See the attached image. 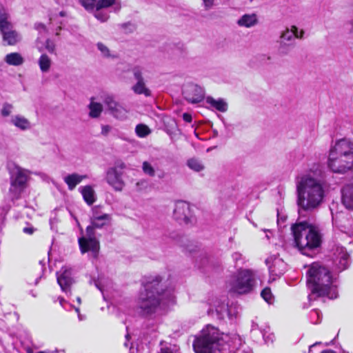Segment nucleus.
I'll use <instances>...</instances> for the list:
<instances>
[{"mask_svg":"<svg viewBox=\"0 0 353 353\" xmlns=\"http://www.w3.org/2000/svg\"><path fill=\"white\" fill-rule=\"evenodd\" d=\"M110 220V216L109 214H99L97 210H94L92 216L91 217V225L95 228L100 229L105 225Z\"/></svg>","mask_w":353,"mask_h":353,"instance_id":"nucleus-19","label":"nucleus"},{"mask_svg":"<svg viewBox=\"0 0 353 353\" xmlns=\"http://www.w3.org/2000/svg\"><path fill=\"white\" fill-rule=\"evenodd\" d=\"M133 92L137 94H144L145 97L151 95V91L146 88L144 80L137 81L132 88Z\"/></svg>","mask_w":353,"mask_h":353,"instance_id":"nucleus-29","label":"nucleus"},{"mask_svg":"<svg viewBox=\"0 0 353 353\" xmlns=\"http://www.w3.org/2000/svg\"><path fill=\"white\" fill-rule=\"evenodd\" d=\"M34 228L33 227H26L23 229V232L28 234H33Z\"/></svg>","mask_w":353,"mask_h":353,"instance_id":"nucleus-52","label":"nucleus"},{"mask_svg":"<svg viewBox=\"0 0 353 353\" xmlns=\"http://www.w3.org/2000/svg\"><path fill=\"white\" fill-rule=\"evenodd\" d=\"M87 175H80L77 173H72L64 177V182L68 185L70 190H73L76 186L79 184Z\"/></svg>","mask_w":353,"mask_h":353,"instance_id":"nucleus-22","label":"nucleus"},{"mask_svg":"<svg viewBox=\"0 0 353 353\" xmlns=\"http://www.w3.org/2000/svg\"><path fill=\"white\" fill-rule=\"evenodd\" d=\"M5 61L10 65L19 66L23 63L24 59L18 52L8 54L4 59Z\"/></svg>","mask_w":353,"mask_h":353,"instance_id":"nucleus-28","label":"nucleus"},{"mask_svg":"<svg viewBox=\"0 0 353 353\" xmlns=\"http://www.w3.org/2000/svg\"><path fill=\"white\" fill-rule=\"evenodd\" d=\"M116 0H99L96 3L97 9H103L109 8L115 4Z\"/></svg>","mask_w":353,"mask_h":353,"instance_id":"nucleus-41","label":"nucleus"},{"mask_svg":"<svg viewBox=\"0 0 353 353\" xmlns=\"http://www.w3.org/2000/svg\"><path fill=\"white\" fill-rule=\"evenodd\" d=\"M9 17L7 9L0 3V32L12 28V23L8 21Z\"/></svg>","mask_w":353,"mask_h":353,"instance_id":"nucleus-24","label":"nucleus"},{"mask_svg":"<svg viewBox=\"0 0 353 353\" xmlns=\"http://www.w3.org/2000/svg\"><path fill=\"white\" fill-rule=\"evenodd\" d=\"M79 1L87 10H94L96 7L97 0H79Z\"/></svg>","mask_w":353,"mask_h":353,"instance_id":"nucleus-44","label":"nucleus"},{"mask_svg":"<svg viewBox=\"0 0 353 353\" xmlns=\"http://www.w3.org/2000/svg\"><path fill=\"white\" fill-rule=\"evenodd\" d=\"M296 186L299 214L314 212L324 201L327 188L325 173L319 167L312 168L296 179Z\"/></svg>","mask_w":353,"mask_h":353,"instance_id":"nucleus-1","label":"nucleus"},{"mask_svg":"<svg viewBox=\"0 0 353 353\" xmlns=\"http://www.w3.org/2000/svg\"><path fill=\"white\" fill-rule=\"evenodd\" d=\"M138 190H142L147 188L148 182L145 180H141L136 183Z\"/></svg>","mask_w":353,"mask_h":353,"instance_id":"nucleus-47","label":"nucleus"},{"mask_svg":"<svg viewBox=\"0 0 353 353\" xmlns=\"http://www.w3.org/2000/svg\"><path fill=\"white\" fill-rule=\"evenodd\" d=\"M187 164L190 169L196 172H200L204 169V166L201 162L196 159L188 160Z\"/></svg>","mask_w":353,"mask_h":353,"instance_id":"nucleus-36","label":"nucleus"},{"mask_svg":"<svg viewBox=\"0 0 353 353\" xmlns=\"http://www.w3.org/2000/svg\"><path fill=\"white\" fill-rule=\"evenodd\" d=\"M143 68L137 65L132 68V72L137 81H143Z\"/></svg>","mask_w":353,"mask_h":353,"instance_id":"nucleus-37","label":"nucleus"},{"mask_svg":"<svg viewBox=\"0 0 353 353\" xmlns=\"http://www.w3.org/2000/svg\"><path fill=\"white\" fill-rule=\"evenodd\" d=\"M122 174L123 172L117 170V168H110L107 170L106 181L116 191H121L123 188Z\"/></svg>","mask_w":353,"mask_h":353,"instance_id":"nucleus-15","label":"nucleus"},{"mask_svg":"<svg viewBox=\"0 0 353 353\" xmlns=\"http://www.w3.org/2000/svg\"><path fill=\"white\" fill-rule=\"evenodd\" d=\"M241 258V254L239 252H234L232 254V259L236 263L238 261H239Z\"/></svg>","mask_w":353,"mask_h":353,"instance_id":"nucleus-53","label":"nucleus"},{"mask_svg":"<svg viewBox=\"0 0 353 353\" xmlns=\"http://www.w3.org/2000/svg\"><path fill=\"white\" fill-rule=\"evenodd\" d=\"M183 119L185 122L190 123L192 122V115L188 113H184L183 114Z\"/></svg>","mask_w":353,"mask_h":353,"instance_id":"nucleus-51","label":"nucleus"},{"mask_svg":"<svg viewBox=\"0 0 353 353\" xmlns=\"http://www.w3.org/2000/svg\"><path fill=\"white\" fill-rule=\"evenodd\" d=\"M162 278L160 276H151L146 279L143 284L144 290L140 293L139 307L144 315L154 313L157 307L162 303H166L172 299L170 290L163 288L161 284Z\"/></svg>","mask_w":353,"mask_h":353,"instance_id":"nucleus-4","label":"nucleus"},{"mask_svg":"<svg viewBox=\"0 0 353 353\" xmlns=\"http://www.w3.org/2000/svg\"><path fill=\"white\" fill-rule=\"evenodd\" d=\"M94 285L101 292H103V288L101 285V283L99 281H94Z\"/></svg>","mask_w":353,"mask_h":353,"instance_id":"nucleus-57","label":"nucleus"},{"mask_svg":"<svg viewBox=\"0 0 353 353\" xmlns=\"http://www.w3.org/2000/svg\"><path fill=\"white\" fill-rule=\"evenodd\" d=\"M291 231L299 250L303 254L312 257L322 243L319 226L310 221H303L292 224Z\"/></svg>","mask_w":353,"mask_h":353,"instance_id":"nucleus-5","label":"nucleus"},{"mask_svg":"<svg viewBox=\"0 0 353 353\" xmlns=\"http://www.w3.org/2000/svg\"><path fill=\"white\" fill-rule=\"evenodd\" d=\"M215 310L217 314L222 318L224 317L225 315H230L228 304L225 303L224 301L216 305Z\"/></svg>","mask_w":353,"mask_h":353,"instance_id":"nucleus-34","label":"nucleus"},{"mask_svg":"<svg viewBox=\"0 0 353 353\" xmlns=\"http://www.w3.org/2000/svg\"><path fill=\"white\" fill-rule=\"evenodd\" d=\"M257 274L249 269L240 270L229 283L230 291L245 294L252 292L257 284Z\"/></svg>","mask_w":353,"mask_h":353,"instance_id":"nucleus-6","label":"nucleus"},{"mask_svg":"<svg viewBox=\"0 0 353 353\" xmlns=\"http://www.w3.org/2000/svg\"><path fill=\"white\" fill-rule=\"evenodd\" d=\"M342 203L346 208L353 210V184L345 185L341 190Z\"/></svg>","mask_w":353,"mask_h":353,"instance_id":"nucleus-17","label":"nucleus"},{"mask_svg":"<svg viewBox=\"0 0 353 353\" xmlns=\"http://www.w3.org/2000/svg\"><path fill=\"white\" fill-rule=\"evenodd\" d=\"M129 24H130V23H123V24L121 25V26H122L123 28H125V27H126L128 25H129Z\"/></svg>","mask_w":353,"mask_h":353,"instance_id":"nucleus-64","label":"nucleus"},{"mask_svg":"<svg viewBox=\"0 0 353 353\" xmlns=\"http://www.w3.org/2000/svg\"><path fill=\"white\" fill-rule=\"evenodd\" d=\"M304 32L303 31L301 32V34H298V28L296 26H292V29L287 28L283 32H282L279 40L285 42H291L294 40L295 38L303 37Z\"/></svg>","mask_w":353,"mask_h":353,"instance_id":"nucleus-20","label":"nucleus"},{"mask_svg":"<svg viewBox=\"0 0 353 353\" xmlns=\"http://www.w3.org/2000/svg\"><path fill=\"white\" fill-rule=\"evenodd\" d=\"M95 228L88 225L85 230V236L79 239L80 250L82 253L91 252L94 259H97L99 252V241L96 238Z\"/></svg>","mask_w":353,"mask_h":353,"instance_id":"nucleus-8","label":"nucleus"},{"mask_svg":"<svg viewBox=\"0 0 353 353\" xmlns=\"http://www.w3.org/2000/svg\"><path fill=\"white\" fill-rule=\"evenodd\" d=\"M12 123L21 130H26L30 128L29 121L24 117L15 116L12 119Z\"/></svg>","mask_w":353,"mask_h":353,"instance_id":"nucleus-32","label":"nucleus"},{"mask_svg":"<svg viewBox=\"0 0 353 353\" xmlns=\"http://www.w3.org/2000/svg\"><path fill=\"white\" fill-rule=\"evenodd\" d=\"M261 297L268 303H271L273 300V296L270 288H265L261 292Z\"/></svg>","mask_w":353,"mask_h":353,"instance_id":"nucleus-40","label":"nucleus"},{"mask_svg":"<svg viewBox=\"0 0 353 353\" xmlns=\"http://www.w3.org/2000/svg\"><path fill=\"white\" fill-rule=\"evenodd\" d=\"M173 217L180 224L188 225L192 222V216L190 210V205L183 201H179L175 203L173 211Z\"/></svg>","mask_w":353,"mask_h":353,"instance_id":"nucleus-11","label":"nucleus"},{"mask_svg":"<svg viewBox=\"0 0 353 353\" xmlns=\"http://www.w3.org/2000/svg\"><path fill=\"white\" fill-rule=\"evenodd\" d=\"M241 345V339L236 334L220 333L218 328L208 325L193 343L196 353H232Z\"/></svg>","mask_w":353,"mask_h":353,"instance_id":"nucleus-2","label":"nucleus"},{"mask_svg":"<svg viewBox=\"0 0 353 353\" xmlns=\"http://www.w3.org/2000/svg\"><path fill=\"white\" fill-rule=\"evenodd\" d=\"M83 200L88 205H92L97 199L95 192L91 185L82 186L79 188Z\"/></svg>","mask_w":353,"mask_h":353,"instance_id":"nucleus-21","label":"nucleus"},{"mask_svg":"<svg viewBox=\"0 0 353 353\" xmlns=\"http://www.w3.org/2000/svg\"><path fill=\"white\" fill-rule=\"evenodd\" d=\"M166 132L172 137L173 133L170 130H167Z\"/></svg>","mask_w":353,"mask_h":353,"instance_id":"nucleus-61","label":"nucleus"},{"mask_svg":"<svg viewBox=\"0 0 353 353\" xmlns=\"http://www.w3.org/2000/svg\"><path fill=\"white\" fill-rule=\"evenodd\" d=\"M12 105L10 103H6L3 105V108L1 110V114L3 117H8L10 114L12 109Z\"/></svg>","mask_w":353,"mask_h":353,"instance_id":"nucleus-46","label":"nucleus"},{"mask_svg":"<svg viewBox=\"0 0 353 353\" xmlns=\"http://www.w3.org/2000/svg\"><path fill=\"white\" fill-rule=\"evenodd\" d=\"M34 28L40 32H46V26L43 23H37L34 24Z\"/></svg>","mask_w":353,"mask_h":353,"instance_id":"nucleus-49","label":"nucleus"},{"mask_svg":"<svg viewBox=\"0 0 353 353\" xmlns=\"http://www.w3.org/2000/svg\"><path fill=\"white\" fill-rule=\"evenodd\" d=\"M27 353H33V351H32V350L29 348V349L27 350Z\"/></svg>","mask_w":353,"mask_h":353,"instance_id":"nucleus-62","label":"nucleus"},{"mask_svg":"<svg viewBox=\"0 0 353 353\" xmlns=\"http://www.w3.org/2000/svg\"><path fill=\"white\" fill-rule=\"evenodd\" d=\"M332 252V261L335 271L341 272L350 267L351 258L345 248L335 245Z\"/></svg>","mask_w":353,"mask_h":353,"instance_id":"nucleus-10","label":"nucleus"},{"mask_svg":"<svg viewBox=\"0 0 353 353\" xmlns=\"http://www.w3.org/2000/svg\"><path fill=\"white\" fill-rule=\"evenodd\" d=\"M183 95L187 101L191 103H198L204 99L205 92L198 85L188 83L183 88Z\"/></svg>","mask_w":353,"mask_h":353,"instance_id":"nucleus-12","label":"nucleus"},{"mask_svg":"<svg viewBox=\"0 0 353 353\" xmlns=\"http://www.w3.org/2000/svg\"><path fill=\"white\" fill-rule=\"evenodd\" d=\"M161 353H173L172 352V350H170V349L167 348L165 350H163Z\"/></svg>","mask_w":353,"mask_h":353,"instance_id":"nucleus-59","label":"nucleus"},{"mask_svg":"<svg viewBox=\"0 0 353 353\" xmlns=\"http://www.w3.org/2000/svg\"><path fill=\"white\" fill-rule=\"evenodd\" d=\"M97 46L98 50L101 52L102 55L104 57H114V56L111 55L109 48L103 43L99 42L97 43Z\"/></svg>","mask_w":353,"mask_h":353,"instance_id":"nucleus-42","label":"nucleus"},{"mask_svg":"<svg viewBox=\"0 0 353 353\" xmlns=\"http://www.w3.org/2000/svg\"><path fill=\"white\" fill-rule=\"evenodd\" d=\"M135 132L139 137L143 138L151 133L149 127L145 124H138L135 128Z\"/></svg>","mask_w":353,"mask_h":353,"instance_id":"nucleus-33","label":"nucleus"},{"mask_svg":"<svg viewBox=\"0 0 353 353\" xmlns=\"http://www.w3.org/2000/svg\"><path fill=\"white\" fill-rule=\"evenodd\" d=\"M258 332L261 333L263 338L265 339V329H263L259 327V324L252 321V326H251V332L252 334H256Z\"/></svg>","mask_w":353,"mask_h":353,"instance_id":"nucleus-45","label":"nucleus"},{"mask_svg":"<svg viewBox=\"0 0 353 353\" xmlns=\"http://www.w3.org/2000/svg\"><path fill=\"white\" fill-rule=\"evenodd\" d=\"M321 353H336V352L331 350H323Z\"/></svg>","mask_w":353,"mask_h":353,"instance_id":"nucleus-58","label":"nucleus"},{"mask_svg":"<svg viewBox=\"0 0 353 353\" xmlns=\"http://www.w3.org/2000/svg\"><path fill=\"white\" fill-rule=\"evenodd\" d=\"M330 152H334L339 155L343 156H347L350 154L353 156V142L346 139H341L336 143L332 148L330 149Z\"/></svg>","mask_w":353,"mask_h":353,"instance_id":"nucleus-16","label":"nucleus"},{"mask_svg":"<svg viewBox=\"0 0 353 353\" xmlns=\"http://www.w3.org/2000/svg\"><path fill=\"white\" fill-rule=\"evenodd\" d=\"M65 302V300L63 298H59V303L60 304L63 306V303Z\"/></svg>","mask_w":353,"mask_h":353,"instance_id":"nucleus-60","label":"nucleus"},{"mask_svg":"<svg viewBox=\"0 0 353 353\" xmlns=\"http://www.w3.org/2000/svg\"><path fill=\"white\" fill-rule=\"evenodd\" d=\"M328 167L336 173H344L353 168V156L339 155L334 152H330Z\"/></svg>","mask_w":353,"mask_h":353,"instance_id":"nucleus-9","label":"nucleus"},{"mask_svg":"<svg viewBox=\"0 0 353 353\" xmlns=\"http://www.w3.org/2000/svg\"><path fill=\"white\" fill-rule=\"evenodd\" d=\"M214 0H203L205 10L210 9L214 5Z\"/></svg>","mask_w":353,"mask_h":353,"instance_id":"nucleus-48","label":"nucleus"},{"mask_svg":"<svg viewBox=\"0 0 353 353\" xmlns=\"http://www.w3.org/2000/svg\"><path fill=\"white\" fill-rule=\"evenodd\" d=\"M143 172L150 176H154L155 175V170L152 165L148 161H144L142 165Z\"/></svg>","mask_w":353,"mask_h":353,"instance_id":"nucleus-38","label":"nucleus"},{"mask_svg":"<svg viewBox=\"0 0 353 353\" xmlns=\"http://www.w3.org/2000/svg\"><path fill=\"white\" fill-rule=\"evenodd\" d=\"M8 169L10 182V196L12 200L18 199L26 188L29 172L15 164L9 165Z\"/></svg>","mask_w":353,"mask_h":353,"instance_id":"nucleus-7","label":"nucleus"},{"mask_svg":"<svg viewBox=\"0 0 353 353\" xmlns=\"http://www.w3.org/2000/svg\"><path fill=\"white\" fill-rule=\"evenodd\" d=\"M57 283L63 292L65 293L70 291L71 285L74 282L72 276V269L66 266L63 267L57 272Z\"/></svg>","mask_w":353,"mask_h":353,"instance_id":"nucleus-13","label":"nucleus"},{"mask_svg":"<svg viewBox=\"0 0 353 353\" xmlns=\"http://www.w3.org/2000/svg\"><path fill=\"white\" fill-rule=\"evenodd\" d=\"M206 102L221 112H225L228 110V103L223 99H215L212 97H208Z\"/></svg>","mask_w":353,"mask_h":353,"instance_id":"nucleus-25","label":"nucleus"},{"mask_svg":"<svg viewBox=\"0 0 353 353\" xmlns=\"http://www.w3.org/2000/svg\"><path fill=\"white\" fill-rule=\"evenodd\" d=\"M94 13V16L101 22H105L109 19V15L106 11L103 10V9H97V7H95L94 10H92Z\"/></svg>","mask_w":353,"mask_h":353,"instance_id":"nucleus-35","label":"nucleus"},{"mask_svg":"<svg viewBox=\"0 0 353 353\" xmlns=\"http://www.w3.org/2000/svg\"><path fill=\"white\" fill-rule=\"evenodd\" d=\"M90 109L89 116L91 118H98L103 110L102 105L99 103L91 101L88 105Z\"/></svg>","mask_w":353,"mask_h":353,"instance_id":"nucleus-30","label":"nucleus"},{"mask_svg":"<svg viewBox=\"0 0 353 353\" xmlns=\"http://www.w3.org/2000/svg\"><path fill=\"white\" fill-rule=\"evenodd\" d=\"M111 130V127L110 125H102V128H101V134L103 135H107L109 132Z\"/></svg>","mask_w":353,"mask_h":353,"instance_id":"nucleus-50","label":"nucleus"},{"mask_svg":"<svg viewBox=\"0 0 353 353\" xmlns=\"http://www.w3.org/2000/svg\"><path fill=\"white\" fill-rule=\"evenodd\" d=\"M39 65L43 72L49 71L51 66V59L46 54H42L39 59Z\"/></svg>","mask_w":353,"mask_h":353,"instance_id":"nucleus-31","label":"nucleus"},{"mask_svg":"<svg viewBox=\"0 0 353 353\" xmlns=\"http://www.w3.org/2000/svg\"><path fill=\"white\" fill-rule=\"evenodd\" d=\"M348 25L350 26V28L349 29V33L353 38V19L349 21Z\"/></svg>","mask_w":353,"mask_h":353,"instance_id":"nucleus-55","label":"nucleus"},{"mask_svg":"<svg viewBox=\"0 0 353 353\" xmlns=\"http://www.w3.org/2000/svg\"><path fill=\"white\" fill-rule=\"evenodd\" d=\"M114 168H117V170L121 171L125 168V165L123 162H119Z\"/></svg>","mask_w":353,"mask_h":353,"instance_id":"nucleus-54","label":"nucleus"},{"mask_svg":"<svg viewBox=\"0 0 353 353\" xmlns=\"http://www.w3.org/2000/svg\"><path fill=\"white\" fill-rule=\"evenodd\" d=\"M257 23V17L255 14L243 15L237 21L239 26L250 28L254 26Z\"/></svg>","mask_w":353,"mask_h":353,"instance_id":"nucleus-26","label":"nucleus"},{"mask_svg":"<svg viewBox=\"0 0 353 353\" xmlns=\"http://www.w3.org/2000/svg\"><path fill=\"white\" fill-rule=\"evenodd\" d=\"M285 269V264L283 261L279 258H274L272 265H269L270 272L272 275L280 276L283 274Z\"/></svg>","mask_w":353,"mask_h":353,"instance_id":"nucleus-23","label":"nucleus"},{"mask_svg":"<svg viewBox=\"0 0 353 353\" xmlns=\"http://www.w3.org/2000/svg\"><path fill=\"white\" fill-rule=\"evenodd\" d=\"M0 33L2 35L3 41L9 46H14L21 39V35L12 28L5 30L0 32Z\"/></svg>","mask_w":353,"mask_h":353,"instance_id":"nucleus-18","label":"nucleus"},{"mask_svg":"<svg viewBox=\"0 0 353 353\" xmlns=\"http://www.w3.org/2000/svg\"><path fill=\"white\" fill-rule=\"evenodd\" d=\"M104 103L107 105L110 113L115 118L119 119H124L126 117L127 110L121 104L117 102L112 95H107L103 100Z\"/></svg>","mask_w":353,"mask_h":353,"instance_id":"nucleus-14","label":"nucleus"},{"mask_svg":"<svg viewBox=\"0 0 353 353\" xmlns=\"http://www.w3.org/2000/svg\"><path fill=\"white\" fill-rule=\"evenodd\" d=\"M321 344V342H316L315 343H314L313 345H310V348H309V352L308 353H314L313 352V349L317 345H319Z\"/></svg>","mask_w":353,"mask_h":353,"instance_id":"nucleus-56","label":"nucleus"},{"mask_svg":"<svg viewBox=\"0 0 353 353\" xmlns=\"http://www.w3.org/2000/svg\"><path fill=\"white\" fill-rule=\"evenodd\" d=\"M307 283L311 293L310 301L316 297L327 296L330 299L337 298L336 287L332 284V277L329 269L319 263H313L307 272Z\"/></svg>","mask_w":353,"mask_h":353,"instance_id":"nucleus-3","label":"nucleus"},{"mask_svg":"<svg viewBox=\"0 0 353 353\" xmlns=\"http://www.w3.org/2000/svg\"><path fill=\"white\" fill-rule=\"evenodd\" d=\"M271 259H272L271 258H270V259H266V261H266V263H267V264H268L269 263H270Z\"/></svg>","mask_w":353,"mask_h":353,"instance_id":"nucleus-63","label":"nucleus"},{"mask_svg":"<svg viewBox=\"0 0 353 353\" xmlns=\"http://www.w3.org/2000/svg\"><path fill=\"white\" fill-rule=\"evenodd\" d=\"M36 48L41 52H43L44 50H46L51 54L55 53V44L53 41L49 39H46L45 43L41 42L39 39H37L36 41Z\"/></svg>","mask_w":353,"mask_h":353,"instance_id":"nucleus-27","label":"nucleus"},{"mask_svg":"<svg viewBox=\"0 0 353 353\" xmlns=\"http://www.w3.org/2000/svg\"><path fill=\"white\" fill-rule=\"evenodd\" d=\"M321 314L318 310L310 312V318L312 323L317 324L321 322Z\"/></svg>","mask_w":353,"mask_h":353,"instance_id":"nucleus-43","label":"nucleus"},{"mask_svg":"<svg viewBox=\"0 0 353 353\" xmlns=\"http://www.w3.org/2000/svg\"><path fill=\"white\" fill-rule=\"evenodd\" d=\"M279 46V52L282 55L288 54L289 52V48L292 46L291 43H288V42L282 41L281 40L278 41Z\"/></svg>","mask_w":353,"mask_h":353,"instance_id":"nucleus-39","label":"nucleus"}]
</instances>
